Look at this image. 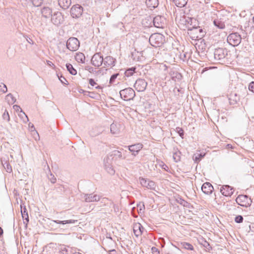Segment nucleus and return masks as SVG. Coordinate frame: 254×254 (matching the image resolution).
I'll use <instances>...</instances> for the list:
<instances>
[{
    "mask_svg": "<svg viewBox=\"0 0 254 254\" xmlns=\"http://www.w3.org/2000/svg\"><path fill=\"white\" fill-rule=\"evenodd\" d=\"M5 164L6 166H4V165H3V166L5 169L6 170V171L8 173H10L12 171V169L10 165L7 163H5Z\"/></svg>",
    "mask_w": 254,
    "mask_h": 254,
    "instance_id": "45",
    "label": "nucleus"
},
{
    "mask_svg": "<svg viewBox=\"0 0 254 254\" xmlns=\"http://www.w3.org/2000/svg\"><path fill=\"white\" fill-rule=\"evenodd\" d=\"M111 251V252H115V250H112V251Z\"/></svg>",
    "mask_w": 254,
    "mask_h": 254,
    "instance_id": "60",
    "label": "nucleus"
},
{
    "mask_svg": "<svg viewBox=\"0 0 254 254\" xmlns=\"http://www.w3.org/2000/svg\"><path fill=\"white\" fill-rule=\"evenodd\" d=\"M13 109H14L15 110H16V111H19V110H21V109L20 108V107L19 106H18V105H14V106H13Z\"/></svg>",
    "mask_w": 254,
    "mask_h": 254,
    "instance_id": "51",
    "label": "nucleus"
},
{
    "mask_svg": "<svg viewBox=\"0 0 254 254\" xmlns=\"http://www.w3.org/2000/svg\"><path fill=\"white\" fill-rule=\"evenodd\" d=\"M243 220V217L241 215H238L235 217V221L236 223H242Z\"/></svg>",
    "mask_w": 254,
    "mask_h": 254,
    "instance_id": "44",
    "label": "nucleus"
},
{
    "mask_svg": "<svg viewBox=\"0 0 254 254\" xmlns=\"http://www.w3.org/2000/svg\"><path fill=\"white\" fill-rule=\"evenodd\" d=\"M5 100L9 105H11L15 103L16 99L11 94H8L5 97Z\"/></svg>",
    "mask_w": 254,
    "mask_h": 254,
    "instance_id": "30",
    "label": "nucleus"
},
{
    "mask_svg": "<svg viewBox=\"0 0 254 254\" xmlns=\"http://www.w3.org/2000/svg\"><path fill=\"white\" fill-rule=\"evenodd\" d=\"M95 88L97 89H102V87L101 86L98 85V86H96Z\"/></svg>",
    "mask_w": 254,
    "mask_h": 254,
    "instance_id": "57",
    "label": "nucleus"
},
{
    "mask_svg": "<svg viewBox=\"0 0 254 254\" xmlns=\"http://www.w3.org/2000/svg\"><path fill=\"white\" fill-rule=\"evenodd\" d=\"M188 0H174V2L178 7H184L187 3Z\"/></svg>",
    "mask_w": 254,
    "mask_h": 254,
    "instance_id": "32",
    "label": "nucleus"
},
{
    "mask_svg": "<svg viewBox=\"0 0 254 254\" xmlns=\"http://www.w3.org/2000/svg\"><path fill=\"white\" fill-rule=\"evenodd\" d=\"M204 155V154L202 155L201 153H196L193 155V159L195 162L198 163Z\"/></svg>",
    "mask_w": 254,
    "mask_h": 254,
    "instance_id": "36",
    "label": "nucleus"
},
{
    "mask_svg": "<svg viewBox=\"0 0 254 254\" xmlns=\"http://www.w3.org/2000/svg\"><path fill=\"white\" fill-rule=\"evenodd\" d=\"M66 66L67 70L70 72V73L72 75H76L77 74L76 70L73 68L71 64H66Z\"/></svg>",
    "mask_w": 254,
    "mask_h": 254,
    "instance_id": "34",
    "label": "nucleus"
},
{
    "mask_svg": "<svg viewBox=\"0 0 254 254\" xmlns=\"http://www.w3.org/2000/svg\"><path fill=\"white\" fill-rule=\"evenodd\" d=\"M172 80L176 81L182 78V75L177 71H171L169 73Z\"/></svg>",
    "mask_w": 254,
    "mask_h": 254,
    "instance_id": "25",
    "label": "nucleus"
},
{
    "mask_svg": "<svg viewBox=\"0 0 254 254\" xmlns=\"http://www.w3.org/2000/svg\"><path fill=\"white\" fill-rule=\"evenodd\" d=\"M49 179H50V180L51 181V182L52 183L54 184V183H56V178L55 177V176L51 174Z\"/></svg>",
    "mask_w": 254,
    "mask_h": 254,
    "instance_id": "48",
    "label": "nucleus"
},
{
    "mask_svg": "<svg viewBox=\"0 0 254 254\" xmlns=\"http://www.w3.org/2000/svg\"><path fill=\"white\" fill-rule=\"evenodd\" d=\"M135 67H131L127 69L125 72V75L127 77L132 76L135 73Z\"/></svg>",
    "mask_w": 254,
    "mask_h": 254,
    "instance_id": "33",
    "label": "nucleus"
},
{
    "mask_svg": "<svg viewBox=\"0 0 254 254\" xmlns=\"http://www.w3.org/2000/svg\"><path fill=\"white\" fill-rule=\"evenodd\" d=\"M59 78L60 80V81H61L63 83H65L64 82V80H65V81H66V80L65 79V78L64 77L62 76H61V77H59Z\"/></svg>",
    "mask_w": 254,
    "mask_h": 254,
    "instance_id": "52",
    "label": "nucleus"
},
{
    "mask_svg": "<svg viewBox=\"0 0 254 254\" xmlns=\"http://www.w3.org/2000/svg\"><path fill=\"white\" fill-rule=\"evenodd\" d=\"M227 42L228 43L233 46H238L242 40V38L241 35L238 33H233L230 34L227 37Z\"/></svg>",
    "mask_w": 254,
    "mask_h": 254,
    "instance_id": "4",
    "label": "nucleus"
},
{
    "mask_svg": "<svg viewBox=\"0 0 254 254\" xmlns=\"http://www.w3.org/2000/svg\"><path fill=\"white\" fill-rule=\"evenodd\" d=\"M181 152L177 149H174L173 158L174 160L177 162L180 160Z\"/></svg>",
    "mask_w": 254,
    "mask_h": 254,
    "instance_id": "29",
    "label": "nucleus"
},
{
    "mask_svg": "<svg viewBox=\"0 0 254 254\" xmlns=\"http://www.w3.org/2000/svg\"><path fill=\"white\" fill-rule=\"evenodd\" d=\"M113 156H117L120 158H122V152L119 150H115L113 152L112 154Z\"/></svg>",
    "mask_w": 254,
    "mask_h": 254,
    "instance_id": "42",
    "label": "nucleus"
},
{
    "mask_svg": "<svg viewBox=\"0 0 254 254\" xmlns=\"http://www.w3.org/2000/svg\"><path fill=\"white\" fill-rule=\"evenodd\" d=\"M47 62L48 65H50L51 66H52L54 65L53 63L52 62H51V61H48Z\"/></svg>",
    "mask_w": 254,
    "mask_h": 254,
    "instance_id": "54",
    "label": "nucleus"
},
{
    "mask_svg": "<svg viewBox=\"0 0 254 254\" xmlns=\"http://www.w3.org/2000/svg\"><path fill=\"white\" fill-rule=\"evenodd\" d=\"M165 17L160 15L155 16L153 19L154 25L157 28H163L165 24Z\"/></svg>",
    "mask_w": 254,
    "mask_h": 254,
    "instance_id": "13",
    "label": "nucleus"
},
{
    "mask_svg": "<svg viewBox=\"0 0 254 254\" xmlns=\"http://www.w3.org/2000/svg\"><path fill=\"white\" fill-rule=\"evenodd\" d=\"M180 136H182V135H183V130L181 129L180 131L179 132Z\"/></svg>",
    "mask_w": 254,
    "mask_h": 254,
    "instance_id": "55",
    "label": "nucleus"
},
{
    "mask_svg": "<svg viewBox=\"0 0 254 254\" xmlns=\"http://www.w3.org/2000/svg\"><path fill=\"white\" fill-rule=\"evenodd\" d=\"M213 23L218 28L220 29H223L225 28V24L224 22L220 20L219 19H215L213 21Z\"/></svg>",
    "mask_w": 254,
    "mask_h": 254,
    "instance_id": "31",
    "label": "nucleus"
},
{
    "mask_svg": "<svg viewBox=\"0 0 254 254\" xmlns=\"http://www.w3.org/2000/svg\"><path fill=\"white\" fill-rule=\"evenodd\" d=\"M74 254H79V253H75Z\"/></svg>",
    "mask_w": 254,
    "mask_h": 254,
    "instance_id": "62",
    "label": "nucleus"
},
{
    "mask_svg": "<svg viewBox=\"0 0 254 254\" xmlns=\"http://www.w3.org/2000/svg\"><path fill=\"white\" fill-rule=\"evenodd\" d=\"M159 165L162 167V169H164L165 170H167L168 169V166L165 164L163 162H161Z\"/></svg>",
    "mask_w": 254,
    "mask_h": 254,
    "instance_id": "50",
    "label": "nucleus"
},
{
    "mask_svg": "<svg viewBox=\"0 0 254 254\" xmlns=\"http://www.w3.org/2000/svg\"><path fill=\"white\" fill-rule=\"evenodd\" d=\"M92 64L96 67H99L103 63V58L99 53H96L91 59Z\"/></svg>",
    "mask_w": 254,
    "mask_h": 254,
    "instance_id": "11",
    "label": "nucleus"
},
{
    "mask_svg": "<svg viewBox=\"0 0 254 254\" xmlns=\"http://www.w3.org/2000/svg\"><path fill=\"white\" fill-rule=\"evenodd\" d=\"M213 190V187L211 184L208 182H206L203 184L201 187L202 191L205 194L211 193Z\"/></svg>",
    "mask_w": 254,
    "mask_h": 254,
    "instance_id": "19",
    "label": "nucleus"
},
{
    "mask_svg": "<svg viewBox=\"0 0 254 254\" xmlns=\"http://www.w3.org/2000/svg\"><path fill=\"white\" fill-rule=\"evenodd\" d=\"M121 97L125 101L132 100L135 96L133 89L131 88H127L122 90L120 92Z\"/></svg>",
    "mask_w": 254,
    "mask_h": 254,
    "instance_id": "3",
    "label": "nucleus"
},
{
    "mask_svg": "<svg viewBox=\"0 0 254 254\" xmlns=\"http://www.w3.org/2000/svg\"><path fill=\"white\" fill-rule=\"evenodd\" d=\"M146 4L148 7L155 8L158 5V0H146Z\"/></svg>",
    "mask_w": 254,
    "mask_h": 254,
    "instance_id": "26",
    "label": "nucleus"
},
{
    "mask_svg": "<svg viewBox=\"0 0 254 254\" xmlns=\"http://www.w3.org/2000/svg\"><path fill=\"white\" fill-rule=\"evenodd\" d=\"M66 46L70 51H76L79 48V42L77 38L71 37L67 41Z\"/></svg>",
    "mask_w": 254,
    "mask_h": 254,
    "instance_id": "5",
    "label": "nucleus"
},
{
    "mask_svg": "<svg viewBox=\"0 0 254 254\" xmlns=\"http://www.w3.org/2000/svg\"><path fill=\"white\" fill-rule=\"evenodd\" d=\"M19 116L21 117L22 118H23V122H25V123H26L28 121V118L27 116V115L25 114L24 112H23L22 110H21L20 111V114L19 115Z\"/></svg>",
    "mask_w": 254,
    "mask_h": 254,
    "instance_id": "39",
    "label": "nucleus"
},
{
    "mask_svg": "<svg viewBox=\"0 0 254 254\" xmlns=\"http://www.w3.org/2000/svg\"><path fill=\"white\" fill-rule=\"evenodd\" d=\"M198 37H199V36H198V35H196L195 36H194L193 37V38H198Z\"/></svg>",
    "mask_w": 254,
    "mask_h": 254,
    "instance_id": "59",
    "label": "nucleus"
},
{
    "mask_svg": "<svg viewBox=\"0 0 254 254\" xmlns=\"http://www.w3.org/2000/svg\"><path fill=\"white\" fill-rule=\"evenodd\" d=\"M253 22L254 23V16L253 17Z\"/></svg>",
    "mask_w": 254,
    "mask_h": 254,
    "instance_id": "61",
    "label": "nucleus"
},
{
    "mask_svg": "<svg viewBox=\"0 0 254 254\" xmlns=\"http://www.w3.org/2000/svg\"><path fill=\"white\" fill-rule=\"evenodd\" d=\"M115 60L111 56H107L103 59V64L107 67L115 65Z\"/></svg>",
    "mask_w": 254,
    "mask_h": 254,
    "instance_id": "18",
    "label": "nucleus"
},
{
    "mask_svg": "<svg viewBox=\"0 0 254 254\" xmlns=\"http://www.w3.org/2000/svg\"><path fill=\"white\" fill-rule=\"evenodd\" d=\"M190 35L194 34H198V32L200 33V32H202V29H200V28H197V27L193 28V29H190Z\"/></svg>",
    "mask_w": 254,
    "mask_h": 254,
    "instance_id": "37",
    "label": "nucleus"
},
{
    "mask_svg": "<svg viewBox=\"0 0 254 254\" xmlns=\"http://www.w3.org/2000/svg\"><path fill=\"white\" fill-rule=\"evenodd\" d=\"M142 148L143 145L141 143H136L128 146V150L134 156H135Z\"/></svg>",
    "mask_w": 254,
    "mask_h": 254,
    "instance_id": "14",
    "label": "nucleus"
},
{
    "mask_svg": "<svg viewBox=\"0 0 254 254\" xmlns=\"http://www.w3.org/2000/svg\"><path fill=\"white\" fill-rule=\"evenodd\" d=\"M178 246L182 249H184L187 250L193 251L194 250L193 246L190 243L182 242L178 244Z\"/></svg>",
    "mask_w": 254,
    "mask_h": 254,
    "instance_id": "22",
    "label": "nucleus"
},
{
    "mask_svg": "<svg viewBox=\"0 0 254 254\" xmlns=\"http://www.w3.org/2000/svg\"><path fill=\"white\" fill-rule=\"evenodd\" d=\"M113 155H109L106 156L103 160L104 169L110 175H114L115 170L113 167Z\"/></svg>",
    "mask_w": 254,
    "mask_h": 254,
    "instance_id": "2",
    "label": "nucleus"
},
{
    "mask_svg": "<svg viewBox=\"0 0 254 254\" xmlns=\"http://www.w3.org/2000/svg\"><path fill=\"white\" fill-rule=\"evenodd\" d=\"M147 85V83L144 79L139 78L136 80L134 87L137 91L142 92L145 90Z\"/></svg>",
    "mask_w": 254,
    "mask_h": 254,
    "instance_id": "7",
    "label": "nucleus"
},
{
    "mask_svg": "<svg viewBox=\"0 0 254 254\" xmlns=\"http://www.w3.org/2000/svg\"><path fill=\"white\" fill-rule=\"evenodd\" d=\"M133 230L135 236L138 237L142 234L144 228L139 223H135L133 224Z\"/></svg>",
    "mask_w": 254,
    "mask_h": 254,
    "instance_id": "17",
    "label": "nucleus"
},
{
    "mask_svg": "<svg viewBox=\"0 0 254 254\" xmlns=\"http://www.w3.org/2000/svg\"><path fill=\"white\" fill-rule=\"evenodd\" d=\"M21 214H22L23 218L26 220L27 221H29L28 215V212H27V211L26 208L24 207L23 209H22L21 208Z\"/></svg>",
    "mask_w": 254,
    "mask_h": 254,
    "instance_id": "35",
    "label": "nucleus"
},
{
    "mask_svg": "<svg viewBox=\"0 0 254 254\" xmlns=\"http://www.w3.org/2000/svg\"><path fill=\"white\" fill-rule=\"evenodd\" d=\"M94 93L93 92H90L89 91H85L84 92V95L85 96H89L91 98H93V95H94Z\"/></svg>",
    "mask_w": 254,
    "mask_h": 254,
    "instance_id": "47",
    "label": "nucleus"
},
{
    "mask_svg": "<svg viewBox=\"0 0 254 254\" xmlns=\"http://www.w3.org/2000/svg\"><path fill=\"white\" fill-rule=\"evenodd\" d=\"M239 96L236 93L232 92L229 96V103L231 105H235L239 101Z\"/></svg>",
    "mask_w": 254,
    "mask_h": 254,
    "instance_id": "21",
    "label": "nucleus"
},
{
    "mask_svg": "<svg viewBox=\"0 0 254 254\" xmlns=\"http://www.w3.org/2000/svg\"><path fill=\"white\" fill-rule=\"evenodd\" d=\"M76 61L79 63H84L85 59L84 55L82 53H76L75 57Z\"/></svg>",
    "mask_w": 254,
    "mask_h": 254,
    "instance_id": "28",
    "label": "nucleus"
},
{
    "mask_svg": "<svg viewBox=\"0 0 254 254\" xmlns=\"http://www.w3.org/2000/svg\"><path fill=\"white\" fill-rule=\"evenodd\" d=\"M29 127H31V131H34V133H36V134H37V137H38V139H39V134H38V132L35 130V127H34L33 125V124H32V125H31V124H29ZM35 139H36V140H37V138L36 137H35Z\"/></svg>",
    "mask_w": 254,
    "mask_h": 254,
    "instance_id": "43",
    "label": "nucleus"
},
{
    "mask_svg": "<svg viewBox=\"0 0 254 254\" xmlns=\"http://www.w3.org/2000/svg\"><path fill=\"white\" fill-rule=\"evenodd\" d=\"M89 83L92 86H94L97 84V83L92 78L89 79Z\"/></svg>",
    "mask_w": 254,
    "mask_h": 254,
    "instance_id": "49",
    "label": "nucleus"
},
{
    "mask_svg": "<svg viewBox=\"0 0 254 254\" xmlns=\"http://www.w3.org/2000/svg\"><path fill=\"white\" fill-rule=\"evenodd\" d=\"M31 1L35 6H39L43 2V0H31Z\"/></svg>",
    "mask_w": 254,
    "mask_h": 254,
    "instance_id": "40",
    "label": "nucleus"
},
{
    "mask_svg": "<svg viewBox=\"0 0 254 254\" xmlns=\"http://www.w3.org/2000/svg\"><path fill=\"white\" fill-rule=\"evenodd\" d=\"M140 183L143 187H146L148 189L154 190L156 187L155 183L149 180H146L143 178H139Z\"/></svg>",
    "mask_w": 254,
    "mask_h": 254,
    "instance_id": "12",
    "label": "nucleus"
},
{
    "mask_svg": "<svg viewBox=\"0 0 254 254\" xmlns=\"http://www.w3.org/2000/svg\"><path fill=\"white\" fill-rule=\"evenodd\" d=\"M83 9L81 5L76 4L70 9V14L73 18L79 17L82 13Z\"/></svg>",
    "mask_w": 254,
    "mask_h": 254,
    "instance_id": "8",
    "label": "nucleus"
},
{
    "mask_svg": "<svg viewBox=\"0 0 254 254\" xmlns=\"http://www.w3.org/2000/svg\"><path fill=\"white\" fill-rule=\"evenodd\" d=\"M84 199L87 202L98 201L100 199V196L96 194H86L84 195Z\"/></svg>",
    "mask_w": 254,
    "mask_h": 254,
    "instance_id": "16",
    "label": "nucleus"
},
{
    "mask_svg": "<svg viewBox=\"0 0 254 254\" xmlns=\"http://www.w3.org/2000/svg\"><path fill=\"white\" fill-rule=\"evenodd\" d=\"M1 90H2V91L3 93H5L6 92H7V87H6V85H4V84L3 87V88L1 89Z\"/></svg>",
    "mask_w": 254,
    "mask_h": 254,
    "instance_id": "53",
    "label": "nucleus"
},
{
    "mask_svg": "<svg viewBox=\"0 0 254 254\" xmlns=\"http://www.w3.org/2000/svg\"><path fill=\"white\" fill-rule=\"evenodd\" d=\"M227 54V51L225 49L218 48L215 49L214 53V59L216 61L224 59Z\"/></svg>",
    "mask_w": 254,
    "mask_h": 254,
    "instance_id": "9",
    "label": "nucleus"
},
{
    "mask_svg": "<svg viewBox=\"0 0 254 254\" xmlns=\"http://www.w3.org/2000/svg\"><path fill=\"white\" fill-rule=\"evenodd\" d=\"M81 91H80V93H82L83 94H84V92H85V91L83 90H81Z\"/></svg>",
    "mask_w": 254,
    "mask_h": 254,
    "instance_id": "58",
    "label": "nucleus"
},
{
    "mask_svg": "<svg viewBox=\"0 0 254 254\" xmlns=\"http://www.w3.org/2000/svg\"><path fill=\"white\" fill-rule=\"evenodd\" d=\"M121 125L117 123H113L110 126V130L113 134H119L120 132Z\"/></svg>",
    "mask_w": 254,
    "mask_h": 254,
    "instance_id": "20",
    "label": "nucleus"
},
{
    "mask_svg": "<svg viewBox=\"0 0 254 254\" xmlns=\"http://www.w3.org/2000/svg\"><path fill=\"white\" fill-rule=\"evenodd\" d=\"M149 41L152 46L159 47L164 43L165 38L164 36L160 33H154L151 35Z\"/></svg>",
    "mask_w": 254,
    "mask_h": 254,
    "instance_id": "1",
    "label": "nucleus"
},
{
    "mask_svg": "<svg viewBox=\"0 0 254 254\" xmlns=\"http://www.w3.org/2000/svg\"><path fill=\"white\" fill-rule=\"evenodd\" d=\"M220 191L226 196H231L234 192V189L228 185H225L221 187Z\"/></svg>",
    "mask_w": 254,
    "mask_h": 254,
    "instance_id": "15",
    "label": "nucleus"
},
{
    "mask_svg": "<svg viewBox=\"0 0 254 254\" xmlns=\"http://www.w3.org/2000/svg\"><path fill=\"white\" fill-rule=\"evenodd\" d=\"M249 89L254 93V81H252L249 84Z\"/></svg>",
    "mask_w": 254,
    "mask_h": 254,
    "instance_id": "46",
    "label": "nucleus"
},
{
    "mask_svg": "<svg viewBox=\"0 0 254 254\" xmlns=\"http://www.w3.org/2000/svg\"><path fill=\"white\" fill-rule=\"evenodd\" d=\"M3 233L2 229L0 227V237L2 235Z\"/></svg>",
    "mask_w": 254,
    "mask_h": 254,
    "instance_id": "56",
    "label": "nucleus"
},
{
    "mask_svg": "<svg viewBox=\"0 0 254 254\" xmlns=\"http://www.w3.org/2000/svg\"><path fill=\"white\" fill-rule=\"evenodd\" d=\"M59 4L63 9H67L71 4V0H59Z\"/></svg>",
    "mask_w": 254,
    "mask_h": 254,
    "instance_id": "24",
    "label": "nucleus"
},
{
    "mask_svg": "<svg viewBox=\"0 0 254 254\" xmlns=\"http://www.w3.org/2000/svg\"><path fill=\"white\" fill-rule=\"evenodd\" d=\"M52 10L48 7H44L41 10V13L42 15L45 18H48L50 17V16H52L53 15H52Z\"/></svg>",
    "mask_w": 254,
    "mask_h": 254,
    "instance_id": "23",
    "label": "nucleus"
},
{
    "mask_svg": "<svg viewBox=\"0 0 254 254\" xmlns=\"http://www.w3.org/2000/svg\"><path fill=\"white\" fill-rule=\"evenodd\" d=\"M119 75V73H116L112 75L110 79V84H112L115 82V79L117 78L118 76Z\"/></svg>",
    "mask_w": 254,
    "mask_h": 254,
    "instance_id": "41",
    "label": "nucleus"
},
{
    "mask_svg": "<svg viewBox=\"0 0 254 254\" xmlns=\"http://www.w3.org/2000/svg\"><path fill=\"white\" fill-rule=\"evenodd\" d=\"M52 22L56 25H59L64 21V17L61 12L57 11L52 16Z\"/></svg>",
    "mask_w": 254,
    "mask_h": 254,
    "instance_id": "10",
    "label": "nucleus"
},
{
    "mask_svg": "<svg viewBox=\"0 0 254 254\" xmlns=\"http://www.w3.org/2000/svg\"><path fill=\"white\" fill-rule=\"evenodd\" d=\"M53 222L57 224H74L77 222V220L69 219L67 220H52Z\"/></svg>",
    "mask_w": 254,
    "mask_h": 254,
    "instance_id": "27",
    "label": "nucleus"
},
{
    "mask_svg": "<svg viewBox=\"0 0 254 254\" xmlns=\"http://www.w3.org/2000/svg\"><path fill=\"white\" fill-rule=\"evenodd\" d=\"M2 117L4 121L7 122H8L9 121L10 117L8 113V111L6 110L4 111V113L2 114Z\"/></svg>",
    "mask_w": 254,
    "mask_h": 254,
    "instance_id": "38",
    "label": "nucleus"
},
{
    "mask_svg": "<svg viewBox=\"0 0 254 254\" xmlns=\"http://www.w3.org/2000/svg\"><path fill=\"white\" fill-rule=\"evenodd\" d=\"M237 203L242 206L248 207L251 205L252 200L246 195H240L236 199Z\"/></svg>",
    "mask_w": 254,
    "mask_h": 254,
    "instance_id": "6",
    "label": "nucleus"
}]
</instances>
